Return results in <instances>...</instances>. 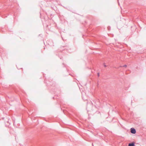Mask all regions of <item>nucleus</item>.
Segmentation results:
<instances>
[{"mask_svg": "<svg viewBox=\"0 0 146 146\" xmlns=\"http://www.w3.org/2000/svg\"><path fill=\"white\" fill-rule=\"evenodd\" d=\"M131 132L132 133L135 134L136 133L135 130V129H134L131 128Z\"/></svg>", "mask_w": 146, "mask_h": 146, "instance_id": "nucleus-1", "label": "nucleus"}, {"mask_svg": "<svg viewBox=\"0 0 146 146\" xmlns=\"http://www.w3.org/2000/svg\"><path fill=\"white\" fill-rule=\"evenodd\" d=\"M134 145H135L133 143H129L128 146H134Z\"/></svg>", "mask_w": 146, "mask_h": 146, "instance_id": "nucleus-2", "label": "nucleus"}, {"mask_svg": "<svg viewBox=\"0 0 146 146\" xmlns=\"http://www.w3.org/2000/svg\"><path fill=\"white\" fill-rule=\"evenodd\" d=\"M97 74H98V76H99V75H100V74H99V73H97Z\"/></svg>", "mask_w": 146, "mask_h": 146, "instance_id": "nucleus-3", "label": "nucleus"}, {"mask_svg": "<svg viewBox=\"0 0 146 146\" xmlns=\"http://www.w3.org/2000/svg\"><path fill=\"white\" fill-rule=\"evenodd\" d=\"M127 65H125L123 66V67H127Z\"/></svg>", "mask_w": 146, "mask_h": 146, "instance_id": "nucleus-4", "label": "nucleus"}]
</instances>
